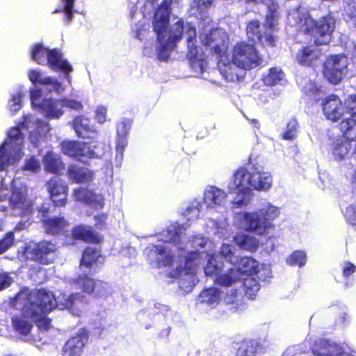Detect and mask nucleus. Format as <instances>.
<instances>
[{"instance_id":"7","label":"nucleus","mask_w":356,"mask_h":356,"mask_svg":"<svg viewBox=\"0 0 356 356\" xmlns=\"http://www.w3.org/2000/svg\"><path fill=\"white\" fill-rule=\"evenodd\" d=\"M231 58L234 64L245 70L255 68L262 62L254 44L246 41H238L234 45Z\"/></svg>"},{"instance_id":"24","label":"nucleus","mask_w":356,"mask_h":356,"mask_svg":"<svg viewBox=\"0 0 356 356\" xmlns=\"http://www.w3.org/2000/svg\"><path fill=\"white\" fill-rule=\"evenodd\" d=\"M351 142L349 140L337 139L332 143V154L337 161H342L353 152Z\"/></svg>"},{"instance_id":"53","label":"nucleus","mask_w":356,"mask_h":356,"mask_svg":"<svg viewBox=\"0 0 356 356\" xmlns=\"http://www.w3.org/2000/svg\"><path fill=\"white\" fill-rule=\"evenodd\" d=\"M343 17L346 21L356 23V2L349 1L344 6Z\"/></svg>"},{"instance_id":"51","label":"nucleus","mask_w":356,"mask_h":356,"mask_svg":"<svg viewBox=\"0 0 356 356\" xmlns=\"http://www.w3.org/2000/svg\"><path fill=\"white\" fill-rule=\"evenodd\" d=\"M63 4L62 13L65 14L64 20L67 24L71 22L74 13V6L75 0H61Z\"/></svg>"},{"instance_id":"14","label":"nucleus","mask_w":356,"mask_h":356,"mask_svg":"<svg viewBox=\"0 0 356 356\" xmlns=\"http://www.w3.org/2000/svg\"><path fill=\"white\" fill-rule=\"evenodd\" d=\"M323 112L326 119L332 122H338L347 113V106H344L339 96L328 95L322 104Z\"/></svg>"},{"instance_id":"11","label":"nucleus","mask_w":356,"mask_h":356,"mask_svg":"<svg viewBox=\"0 0 356 356\" xmlns=\"http://www.w3.org/2000/svg\"><path fill=\"white\" fill-rule=\"evenodd\" d=\"M45 186L54 207H65L67 204L69 186L65 180L53 176L46 182Z\"/></svg>"},{"instance_id":"13","label":"nucleus","mask_w":356,"mask_h":356,"mask_svg":"<svg viewBox=\"0 0 356 356\" xmlns=\"http://www.w3.org/2000/svg\"><path fill=\"white\" fill-rule=\"evenodd\" d=\"M63 152L71 157L86 156L88 158H99L102 152L99 150L98 145H90V143L78 141H64L62 143Z\"/></svg>"},{"instance_id":"8","label":"nucleus","mask_w":356,"mask_h":356,"mask_svg":"<svg viewBox=\"0 0 356 356\" xmlns=\"http://www.w3.org/2000/svg\"><path fill=\"white\" fill-rule=\"evenodd\" d=\"M348 58L343 53L331 54L326 57L323 65V74L328 82L339 84L346 74Z\"/></svg>"},{"instance_id":"16","label":"nucleus","mask_w":356,"mask_h":356,"mask_svg":"<svg viewBox=\"0 0 356 356\" xmlns=\"http://www.w3.org/2000/svg\"><path fill=\"white\" fill-rule=\"evenodd\" d=\"M88 340V334L84 328H81L74 336L71 337L63 347V353L65 356H81Z\"/></svg>"},{"instance_id":"45","label":"nucleus","mask_w":356,"mask_h":356,"mask_svg":"<svg viewBox=\"0 0 356 356\" xmlns=\"http://www.w3.org/2000/svg\"><path fill=\"white\" fill-rule=\"evenodd\" d=\"M243 287L245 296L253 299L260 289V284L256 279L248 277L244 280Z\"/></svg>"},{"instance_id":"44","label":"nucleus","mask_w":356,"mask_h":356,"mask_svg":"<svg viewBox=\"0 0 356 356\" xmlns=\"http://www.w3.org/2000/svg\"><path fill=\"white\" fill-rule=\"evenodd\" d=\"M298 122L293 118L286 123L284 131L281 135V138L285 140L293 141L298 136Z\"/></svg>"},{"instance_id":"3","label":"nucleus","mask_w":356,"mask_h":356,"mask_svg":"<svg viewBox=\"0 0 356 356\" xmlns=\"http://www.w3.org/2000/svg\"><path fill=\"white\" fill-rule=\"evenodd\" d=\"M58 306L55 295L46 289L40 288L29 292L24 299L22 314L24 318L36 319L46 315Z\"/></svg>"},{"instance_id":"29","label":"nucleus","mask_w":356,"mask_h":356,"mask_svg":"<svg viewBox=\"0 0 356 356\" xmlns=\"http://www.w3.org/2000/svg\"><path fill=\"white\" fill-rule=\"evenodd\" d=\"M29 79L33 84H40L42 86L51 85L53 90L60 92L62 89V84L57 79H54L51 76L42 77L41 73L35 70H31L28 73Z\"/></svg>"},{"instance_id":"36","label":"nucleus","mask_w":356,"mask_h":356,"mask_svg":"<svg viewBox=\"0 0 356 356\" xmlns=\"http://www.w3.org/2000/svg\"><path fill=\"white\" fill-rule=\"evenodd\" d=\"M60 103V100L43 99L39 105V108L45 112L49 117L59 118L63 113Z\"/></svg>"},{"instance_id":"18","label":"nucleus","mask_w":356,"mask_h":356,"mask_svg":"<svg viewBox=\"0 0 356 356\" xmlns=\"http://www.w3.org/2000/svg\"><path fill=\"white\" fill-rule=\"evenodd\" d=\"M71 234L74 240L93 244H99L103 240L102 236L99 235L92 227L86 225H78L73 227Z\"/></svg>"},{"instance_id":"41","label":"nucleus","mask_w":356,"mask_h":356,"mask_svg":"<svg viewBox=\"0 0 356 356\" xmlns=\"http://www.w3.org/2000/svg\"><path fill=\"white\" fill-rule=\"evenodd\" d=\"M223 264L217 261L216 255L211 254L209 255L207 264L204 268V271L207 276L216 277L220 273L222 272Z\"/></svg>"},{"instance_id":"64","label":"nucleus","mask_w":356,"mask_h":356,"mask_svg":"<svg viewBox=\"0 0 356 356\" xmlns=\"http://www.w3.org/2000/svg\"><path fill=\"white\" fill-rule=\"evenodd\" d=\"M96 220L95 227L99 229H103L106 226V221L107 219V215L106 213H100L95 216Z\"/></svg>"},{"instance_id":"35","label":"nucleus","mask_w":356,"mask_h":356,"mask_svg":"<svg viewBox=\"0 0 356 356\" xmlns=\"http://www.w3.org/2000/svg\"><path fill=\"white\" fill-rule=\"evenodd\" d=\"M42 223L45 227L47 232L51 234H58L69 225V223L64 217L59 216L43 219Z\"/></svg>"},{"instance_id":"33","label":"nucleus","mask_w":356,"mask_h":356,"mask_svg":"<svg viewBox=\"0 0 356 356\" xmlns=\"http://www.w3.org/2000/svg\"><path fill=\"white\" fill-rule=\"evenodd\" d=\"M227 194L221 189L211 186L204 192V201L209 207L222 205L225 202Z\"/></svg>"},{"instance_id":"40","label":"nucleus","mask_w":356,"mask_h":356,"mask_svg":"<svg viewBox=\"0 0 356 356\" xmlns=\"http://www.w3.org/2000/svg\"><path fill=\"white\" fill-rule=\"evenodd\" d=\"M49 50L40 43L35 44L31 51L32 60L38 65H46Z\"/></svg>"},{"instance_id":"4","label":"nucleus","mask_w":356,"mask_h":356,"mask_svg":"<svg viewBox=\"0 0 356 356\" xmlns=\"http://www.w3.org/2000/svg\"><path fill=\"white\" fill-rule=\"evenodd\" d=\"M171 0H163L156 8L152 21L153 29L156 33L157 40L161 44L157 49V57L161 60H167L170 52L175 47L168 42V29L170 23Z\"/></svg>"},{"instance_id":"23","label":"nucleus","mask_w":356,"mask_h":356,"mask_svg":"<svg viewBox=\"0 0 356 356\" xmlns=\"http://www.w3.org/2000/svg\"><path fill=\"white\" fill-rule=\"evenodd\" d=\"M263 352V347L254 339H244L237 343L235 356H257Z\"/></svg>"},{"instance_id":"59","label":"nucleus","mask_w":356,"mask_h":356,"mask_svg":"<svg viewBox=\"0 0 356 356\" xmlns=\"http://www.w3.org/2000/svg\"><path fill=\"white\" fill-rule=\"evenodd\" d=\"M31 320L36 321L38 327L41 330H44L47 331V330H49V328L51 327V319L47 317L38 316L36 319H31Z\"/></svg>"},{"instance_id":"22","label":"nucleus","mask_w":356,"mask_h":356,"mask_svg":"<svg viewBox=\"0 0 356 356\" xmlns=\"http://www.w3.org/2000/svg\"><path fill=\"white\" fill-rule=\"evenodd\" d=\"M67 175L69 179L75 184L88 183L94 179V172L92 170L77 164L68 166Z\"/></svg>"},{"instance_id":"21","label":"nucleus","mask_w":356,"mask_h":356,"mask_svg":"<svg viewBox=\"0 0 356 356\" xmlns=\"http://www.w3.org/2000/svg\"><path fill=\"white\" fill-rule=\"evenodd\" d=\"M321 55V51L312 45H303L296 53V60L302 66L312 67L316 65Z\"/></svg>"},{"instance_id":"30","label":"nucleus","mask_w":356,"mask_h":356,"mask_svg":"<svg viewBox=\"0 0 356 356\" xmlns=\"http://www.w3.org/2000/svg\"><path fill=\"white\" fill-rule=\"evenodd\" d=\"M220 293L221 291L218 288H207L200 292L197 300L200 304H205L211 307H214L220 302Z\"/></svg>"},{"instance_id":"19","label":"nucleus","mask_w":356,"mask_h":356,"mask_svg":"<svg viewBox=\"0 0 356 356\" xmlns=\"http://www.w3.org/2000/svg\"><path fill=\"white\" fill-rule=\"evenodd\" d=\"M46 65H48L53 71L62 72L67 75L73 70L67 60L63 58V54L58 48L49 50Z\"/></svg>"},{"instance_id":"55","label":"nucleus","mask_w":356,"mask_h":356,"mask_svg":"<svg viewBox=\"0 0 356 356\" xmlns=\"http://www.w3.org/2000/svg\"><path fill=\"white\" fill-rule=\"evenodd\" d=\"M14 243V234L12 232H8L0 240V254L8 250Z\"/></svg>"},{"instance_id":"31","label":"nucleus","mask_w":356,"mask_h":356,"mask_svg":"<svg viewBox=\"0 0 356 356\" xmlns=\"http://www.w3.org/2000/svg\"><path fill=\"white\" fill-rule=\"evenodd\" d=\"M279 6L274 1H270L267 3V12L265 15L264 26L271 31L277 29L280 13Z\"/></svg>"},{"instance_id":"6","label":"nucleus","mask_w":356,"mask_h":356,"mask_svg":"<svg viewBox=\"0 0 356 356\" xmlns=\"http://www.w3.org/2000/svg\"><path fill=\"white\" fill-rule=\"evenodd\" d=\"M26 118L17 126L11 127L8 131L6 140L0 145V171H3L6 166L15 163V159L11 156L13 150L16 154H19L23 148L24 135L21 129H28Z\"/></svg>"},{"instance_id":"48","label":"nucleus","mask_w":356,"mask_h":356,"mask_svg":"<svg viewBox=\"0 0 356 356\" xmlns=\"http://www.w3.org/2000/svg\"><path fill=\"white\" fill-rule=\"evenodd\" d=\"M219 254L231 264L236 263L238 257L235 255L234 248L231 244L223 243L219 249Z\"/></svg>"},{"instance_id":"56","label":"nucleus","mask_w":356,"mask_h":356,"mask_svg":"<svg viewBox=\"0 0 356 356\" xmlns=\"http://www.w3.org/2000/svg\"><path fill=\"white\" fill-rule=\"evenodd\" d=\"M344 217L348 223L356 226V205L351 204L347 207Z\"/></svg>"},{"instance_id":"52","label":"nucleus","mask_w":356,"mask_h":356,"mask_svg":"<svg viewBox=\"0 0 356 356\" xmlns=\"http://www.w3.org/2000/svg\"><path fill=\"white\" fill-rule=\"evenodd\" d=\"M12 209H22L26 202V197L19 191H13L9 197Z\"/></svg>"},{"instance_id":"2","label":"nucleus","mask_w":356,"mask_h":356,"mask_svg":"<svg viewBox=\"0 0 356 356\" xmlns=\"http://www.w3.org/2000/svg\"><path fill=\"white\" fill-rule=\"evenodd\" d=\"M335 19L328 13L315 19L310 15L300 18V29L305 35H309L316 47L328 45L332 38L335 29Z\"/></svg>"},{"instance_id":"20","label":"nucleus","mask_w":356,"mask_h":356,"mask_svg":"<svg viewBox=\"0 0 356 356\" xmlns=\"http://www.w3.org/2000/svg\"><path fill=\"white\" fill-rule=\"evenodd\" d=\"M75 201L83 202L88 206L102 209L104 205L103 197H99L95 193L86 188H76L73 189Z\"/></svg>"},{"instance_id":"37","label":"nucleus","mask_w":356,"mask_h":356,"mask_svg":"<svg viewBox=\"0 0 356 356\" xmlns=\"http://www.w3.org/2000/svg\"><path fill=\"white\" fill-rule=\"evenodd\" d=\"M241 70L243 69L231 61L224 65L223 67L221 69V74L228 81H238L243 76L241 73Z\"/></svg>"},{"instance_id":"25","label":"nucleus","mask_w":356,"mask_h":356,"mask_svg":"<svg viewBox=\"0 0 356 356\" xmlns=\"http://www.w3.org/2000/svg\"><path fill=\"white\" fill-rule=\"evenodd\" d=\"M314 356H332L333 344L327 339L318 338L306 342Z\"/></svg>"},{"instance_id":"1","label":"nucleus","mask_w":356,"mask_h":356,"mask_svg":"<svg viewBox=\"0 0 356 356\" xmlns=\"http://www.w3.org/2000/svg\"><path fill=\"white\" fill-rule=\"evenodd\" d=\"M233 181L235 189L238 190L237 195H241V197L234 200L232 204L235 208H241L248 205L251 189L266 191L271 186L272 179L265 172L257 170L250 172L246 168L240 167L234 174Z\"/></svg>"},{"instance_id":"10","label":"nucleus","mask_w":356,"mask_h":356,"mask_svg":"<svg viewBox=\"0 0 356 356\" xmlns=\"http://www.w3.org/2000/svg\"><path fill=\"white\" fill-rule=\"evenodd\" d=\"M57 250L56 245L47 240L26 247V252L30 256V259L42 265L52 264L56 259Z\"/></svg>"},{"instance_id":"39","label":"nucleus","mask_w":356,"mask_h":356,"mask_svg":"<svg viewBox=\"0 0 356 356\" xmlns=\"http://www.w3.org/2000/svg\"><path fill=\"white\" fill-rule=\"evenodd\" d=\"M29 318L22 316H14L11 318L12 325L14 330L19 334L27 335L30 333L32 324L29 321Z\"/></svg>"},{"instance_id":"17","label":"nucleus","mask_w":356,"mask_h":356,"mask_svg":"<svg viewBox=\"0 0 356 356\" xmlns=\"http://www.w3.org/2000/svg\"><path fill=\"white\" fill-rule=\"evenodd\" d=\"M73 129L78 137L93 140L97 138V131L89 118L85 115L76 116L72 122Z\"/></svg>"},{"instance_id":"38","label":"nucleus","mask_w":356,"mask_h":356,"mask_svg":"<svg viewBox=\"0 0 356 356\" xmlns=\"http://www.w3.org/2000/svg\"><path fill=\"white\" fill-rule=\"evenodd\" d=\"M100 257V250L87 247L83 252L80 265L90 268L93 264H97Z\"/></svg>"},{"instance_id":"60","label":"nucleus","mask_w":356,"mask_h":356,"mask_svg":"<svg viewBox=\"0 0 356 356\" xmlns=\"http://www.w3.org/2000/svg\"><path fill=\"white\" fill-rule=\"evenodd\" d=\"M22 107V95L20 94L15 95L12 97L10 102V110L16 112L18 111Z\"/></svg>"},{"instance_id":"28","label":"nucleus","mask_w":356,"mask_h":356,"mask_svg":"<svg viewBox=\"0 0 356 356\" xmlns=\"http://www.w3.org/2000/svg\"><path fill=\"white\" fill-rule=\"evenodd\" d=\"M236 269L238 270V275L244 274L246 275H252L257 274L259 271L258 262L251 257H243L238 258L236 263Z\"/></svg>"},{"instance_id":"15","label":"nucleus","mask_w":356,"mask_h":356,"mask_svg":"<svg viewBox=\"0 0 356 356\" xmlns=\"http://www.w3.org/2000/svg\"><path fill=\"white\" fill-rule=\"evenodd\" d=\"M260 22L258 19L250 20L246 26V35L249 41L259 42L270 47L276 45V36L268 33H262L260 29Z\"/></svg>"},{"instance_id":"54","label":"nucleus","mask_w":356,"mask_h":356,"mask_svg":"<svg viewBox=\"0 0 356 356\" xmlns=\"http://www.w3.org/2000/svg\"><path fill=\"white\" fill-rule=\"evenodd\" d=\"M92 293H94L96 297H106L109 293L108 284L101 280L95 281Z\"/></svg>"},{"instance_id":"42","label":"nucleus","mask_w":356,"mask_h":356,"mask_svg":"<svg viewBox=\"0 0 356 356\" xmlns=\"http://www.w3.org/2000/svg\"><path fill=\"white\" fill-rule=\"evenodd\" d=\"M184 28V22L183 19H180L177 21L169 31V35H168L167 36L168 42H172V46H176V43L182 38Z\"/></svg>"},{"instance_id":"32","label":"nucleus","mask_w":356,"mask_h":356,"mask_svg":"<svg viewBox=\"0 0 356 356\" xmlns=\"http://www.w3.org/2000/svg\"><path fill=\"white\" fill-rule=\"evenodd\" d=\"M240 280L238 270L229 268L225 273H220L215 278L213 282L216 285L222 287H229Z\"/></svg>"},{"instance_id":"5","label":"nucleus","mask_w":356,"mask_h":356,"mask_svg":"<svg viewBox=\"0 0 356 356\" xmlns=\"http://www.w3.org/2000/svg\"><path fill=\"white\" fill-rule=\"evenodd\" d=\"M279 215V209L271 204L254 212H243L245 229L257 235H263L274 227L272 222Z\"/></svg>"},{"instance_id":"12","label":"nucleus","mask_w":356,"mask_h":356,"mask_svg":"<svg viewBox=\"0 0 356 356\" xmlns=\"http://www.w3.org/2000/svg\"><path fill=\"white\" fill-rule=\"evenodd\" d=\"M229 38L222 29L216 28L206 33L202 43L211 47V51L218 58H222L227 52Z\"/></svg>"},{"instance_id":"9","label":"nucleus","mask_w":356,"mask_h":356,"mask_svg":"<svg viewBox=\"0 0 356 356\" xmlns=\"http://www.w3.org/2000/svg\"><path fill=\"white\" fill-rule=\"evenodd\" d=\"M187 53L191 67L195 71L203 72L207 65L205 53L197 45V33L195 26L191 24L186 26Z\"/></svg>"},{"instance_id":"43","label":"nucleus","mask_w":356,"mask_h":356,"mask_svg":"<svg viewBox=\"0 0 356 356\" xmlns=\"http://www.w3.org/2000/svg\"><path fill=\"white\" fill-rule=\"evenodd\" d=\"M284 72L277 67H271L268 73L263 77L264 83L267 86H273L278 84L284 78Z\"/></svg>"},{"instance_id":"49","label":"nucleus","mask_w":356,"mask_h":356,"mask_svg":"<svg viewBox=\"0 0 356 356\" xmlns=\"http://www.w3.org/2000/svg\"><path fill=\"white\" fill-rule=\"evenodd\" d=\"M78 294H61L60 301L58 302V305L60 306V309H67L73 312L74 309L75 302L78 299Z\"/></svg>"},{"instance_id":"34","label":"nucleus","mask_w":356,"mask_h":356,"mask_svg":"<svg viewBox=\"0 0 356 356\" xmlns=\"http://www.w3.org/2000/svg\"><path fill=\"white\" fill-rule=\"evenodd\" d=\"M49 131V125L42 121H38L36 127L29 132V140L34 147H38Z\"/></svg>"},{"instance_id":"61","label":"nucleus","mask_w":356,"mask_h":356,"mask_svg":"<svg viewBox=\"0 0 356 356\" xmlns=\"http://www.w3.org/2000/svg\"><path fill=\"white\" fill-rule=\"evenodd\" d=\"M213 3V0H194V7L199 10L200 13L207 10Z\"/></svg>"},{"instance_id":"62","label":"nucleus","mask_w":356,"mask_h":356,"mask_svg":"<svg viewBox=\"0 0 356 356\" xmlns=\"http://www.w3.org/2000/svg\"><path fill=\"white\" fill-rule=\"evenodd\" d=\"M130 129V123L126 120L121 122L117 125L118 135L126 136Z\"/></svg>"},{"instance_id":"58","label":"nucleus","mask_w":356,"mask_h":356,"mask_svg":"<svg viewBox=\"0 0 356 356\" xmlns=\"http://www.w3.org/2000/svg\"><path fill=\"white\" fill-rule=\"evenodd\" d=\"M23 168L24 170H26L38 172L40 168V165L39 161L35 158L31 156V158L26 161Z\"/></svg>"},{"instance_id":"26","label":"nucleus","mask_w":356,"mask_h":356,"mask_svg":"<svg viewBox=\"0 0 356 356\" xmlns=\"http://www.w3.org/2000/svg\"><path fill=\"white\" fill-rule=\"evenodd\" d=\"M44 170L50 173L61 175L65 165L61 158L51 152H47L43 158Z\"/></svg>"},{"instance_id":"50","label":"nucleus","mask_w":356,"mask_h":356,"mask_svg":"<svg viewBox=\"0 0 356 356\" xmlns=\"http://www.w3.org/2000/svg\"><path fill=\"white\" fill-rule=\"evenodd\" d=\"M307 260V256L305 252L301 250H296L293 252L288 257L286 262L290 266H303Z\"/></svg>"},{"instance_id":"47","label":"nucleus","mask_w":356,"mask_h":356,"mask_svg":"<svg viewBox=\"0 0 356 356\" xmlns=\"http://www.w3.org/2000/svg\"><path fill=\"white\" fill-rule=\"evenodd\" d=\"M95 280L89 277L87 275H80L75 280L74 282L79 286L83 293H92L94 291Z\"/></svg>"},{"instance_id":"27","label":"nucleus","mask_w":356,"mask_h":356,"mask_svg":"<svg viewBox=\"0 0 356 356\" xmlns=\"http://www.w3.org/2000/svg\"><path fill=\"white\" fill-rule=\"evenodd\" d=\"M233 241L241 249L250 252H255L259 247V241L253 236L238 232L233 238Z\"/></svg>"},{"instance_id":"57","label":"nucleus","mask_w":356,"mask_h":356,"mask_svg":"<svg viewBox=\"0 0 356 356\" xmlns=\"http://www.w3.org/2000/svg\"><path fill=\"white\" fill-rule=\"evenodd\" d=\"M60 106L66 107L71 110L80 111L83 108V104L81 102L75 99H60Z\"/></svg>"},{"instance_id":"63","label":"nucleus","mask_w":356,"mask_h":356,"mask_svg":"<svg viewBox=\"0 0 356 356\" xmlns=\"http://www.w3.org/2000/svg\"><path fill=\"white\" fill-rule=\"evenodd\" d=\"M356 271V266L350 261H346L343 268V276L348 277Z\"/></svg>"},{"instance_id":"46","label":"nucleus","mask_w":356,"mask_h":356,"mask_svg":"<svg viewBox=\"0 0 356 356\" xmlns=\"http://www.w3.org/2000/svg\"><path fill=\"white\" fill-rule=\"evenodd\" d=\"M200 259V254L197 251H191L188 253L185 259L184 268L188 273H195Z\"/></svg>"}]
</instances>
